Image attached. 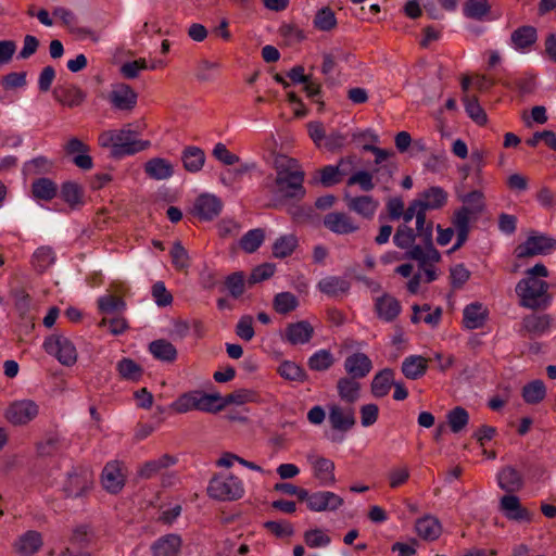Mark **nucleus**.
<instances>
[{"instance_id": "72a5a7b5", "label": "nucleus", "mask_w": 556, "mask_h": 556, "mask_svg": "<svg viewBox=\"0 0 556 556\" xmlns=\"http://www.w3.org/2000/svg\"><path fill=\"white\" fill-rule=\"evenodd\" d=\"M394 383V371L391 368L380 370L372 379L371 392L377 397L386 396Z\"/></svg>"}, {"instance_id": "3c124183", "label": "nucleus", "mask_w": 556, "mask_h": 556, "mask_svg": "<svg viewBox=\"0 0 556 556\" xmlns=\"http://www.w3.org/2000/svg\"><path fill=\"white\" fill-rule=\"evenodd\" d=\"M446 419L451 430L458 433L468 425L469 414L464 407L456 406L447 413Z\"/></svg>"}, {"instance_id": "de8ad7c7", "label": "nucleus", "mask_w": 556, "mask_h": 556, "mask_svg": "<svg viewBox=\"0 0 556 556\" xmlns=\"http://www.w3.org/2000/svg\"><path fill=\"white\" fill-rule=\"evenodd\" d=\"M116 369L123 379L138 381L142 375L143 369L131 358H123L117 363Z\"/></svg>"}, {"instance_id": "412c9836", "label": "nucleus", "mask_w": 556, "mask_h": 556, "mask_svg": "<svg viewBox=\"0 0 556 556\" xmlns=\"http://www.w3.org/2000/svg\"><path fill=\"white\" fill-rule=\"evenodd\" d=\"M177 463V458L170 454H163L157 459H151L143 463L137 470L139 479L149 480L156 476L163 469H167Z\"/></svg>"}, {"instance_id": "680f3d73", "label": "nucleus", "mask_w": 556, "mask_h": 556, "mask_svg": "<svg viewBox=\"0 0 556 556\" xmlns=\"http://www.w3.org/2000/svg\"><path fill=\"white\" fill-rule=\"evenodd\" d=\"M333 363V356L327 350H320L308 358V367L316 371L327 370Z\"/></svg>"}, {"instance_id": "864d4df0", "label": "nucleus", "mask_w": 556, "mask_h": 556, "mask_svg": "<svg viewBox=\"0 0 556 556\" xmlns=\"http://www.w3.org/2000/svg\"><path fill=\"white\" fill-rule=\"evenodd\" d=\"M491 10L488 0H467L464 3V14L472 20L481 21Z\"/></svg>"}, {"instance_id": "a878e982", "label": "nucleus", "mask_w": 556, "mask_h": 556, "mask_svg": "<svg viewBox=\"0 0 556 556\" xmlns=\"http://www.w3.org/2000/svg\"><path fill=\"white\" fill-rule=\"evenodd\" d=\"M463 324L467 329H478L485 324L489 311L483 304L476 302L467 305L463 312Z\"/></svg>"}, {"instance_id": "bf43d9fd", "label": "nucleus", "mask_w": 556, "mask_h": 556, "mask_svg": "<svg viewBox=\"0 0 556 556\" xmlns=\"http://www.w3.org/2000/svg\"><path fill=\"white\" fill-rule=\"evenodd\" d=\"M465 205L462 207H467L469 212L473 215V218H477L485 207L483 201V193L481 191L475 190L469 192L468 194L462 197L460 199Z\"/></svg>"}, {"instance_id": "20e7f679", "label": "nucleus", "mask_w": 556, "mask_h": 556, "mask_svg": "<svg viewBox=\"0 0 556 556\" xmlns=\"http://www.w3.org/2000/svg\"><path fill=\"white\" fill-rule=\"evenodd\" d=\"M94 484L93 471L85 466L73 468L63 484V492L67 498H80L88 495Z\"/></svg>"}, {"instance_id": "f8f14e48", "label": "nucleus", "mask_w": 556, "mask_h": 556, "mask_svg": "<svg viewBox=\"0 0 556 556\" xmlns=\"http://www.w3.org/2000/svg\"><path fill=\"white\" fill-rule=\"evenodd\" d=\"M109 100L118 111H132L137 105L138 93L127 84H117L109 93Z\"/></svg>"}, {"instance_id": "2f4dec72", "label": "nucleus", "mask_w": 556, "mask_h": 556, "mask_svg": "<svg viewBox=\"0 0 556 556\" xmlns=\"http://www.w3.org/2000/svg\"><path fill=\"white\" fill-rule=\"evenodd\" d=\"M422 210H438L441 208L447 201V193L440 187H430L424 191L419 199Z\"/></svg>"}, {"instance_id": "7ed1b4c3", "label": "nucleus", "mask_w": 556, "mask_h": 556, "mask_svg": "<svg viewBox=\"0 0 556 556\" xmlns=\"http://www.w3.org/2000/svg\"><path fill=\"white\" fill-rule=\"evenodd\" d=\"M548 283L534 277L521 279L516 286V292L520 298V305L538 309L548 303Z\"/></svg>"}, {"instance_id": "9d476101", "label": "nucleus", "mask_w": 556, "mask_h": 556, "mask_svg": "<svg viewBox=\"0 0 556 556\" xmlns=\"http://www.w3.org/2000/svg\"><path fill=\"white\" fill-rule=\"evenodd\" d=\"M39 413L38 405L30 400L13 402L5 410V418L14 426H23L37 417Z\"/></svg>"}, {"instance_id": "473e14b6", "label": "nucleus", "mask_w": 556, "mask_h": 556, "mask_svg": "<svg viewBox=\"0 0 556 556\" xmlns=\"http://www.w3.org/2000/svg\"><path fill=\"white\" fill-rule=\"evenodd\" d=\"M350 287L349 280L337 276L326 277L318 282V289L329 296L345 294L349 292Z\"/></svg>"}, {"instance_id": "c756f323", "label": "nucleus", "mask_w": 556, "mask_h": 556, "mask_svg": "<svg viewBox=\"0 0 556 556\" xmlns=\"http://www.w3.org/2000/svg\"><path fill=\"white\" fill-rule=\"evenodd\" d=\"M146 174L155 180H163L174 174L173 165L163 157H153L144 164Z\"/></svg>"}, {"instance_id": "393cba45", "label": "nucleus", "mask_w": 556, "mask_h": 556, "mask_svg": "<svg viewBox=\"0 0 556 556\" xmlns=\"http://www.w3.org/2000/svg\"><path fill=\"white\" fill-rule=\"evenodd\" d=\"M343 504V498L333 492H316L311 495L308 508L313 511L334 510Z\"/></svg>"}, {"instance_id": "58836bf2", "label": "nucleus", "mask_w": 556, "mask_h": 556, "mask_svg": "<svg viewBox=\"0 0 556 556\" xmlns=\"http://www.w3.org/2000/svg\"><path fill=\"white\" fill-rule=\"evenodd\" d=\"M510 39L517 49H527L536 41V29L533 26H521L511 33Z\"/></svg>"}, {"instance_id": "79ce46f5", "label": "nucleus", "mask_w": 556, "mask_h": 556, "mask_svg": "<svg viewBox=\"0 0 556 556\" xmlns=\"http://www.w3.org/2000/svg\"><path fill=\"white\" fill-rule=\"evenodd\" d=\"M417 238L418 236H416L413 228L406 224H402L396 228L393 242L397 248L406 250L407 252L416 245L415 241Z\"/></svg>"}, {"instance_id": "37998d69", "label": "nucleus", "mask_w": 556, "mask_h": 556, "mask_svg": "<svg viewBox=\"0 0 556 556\" xmlns=\"http://www.w3.org/2000/svg\"><path fill=\"white\" fill-rule=\"evenodd\" d=\"M299 306L298 298L291 292H280L274 296L273 307L281 315H287Z\"/></svg>"}, {"instance_id": "f03ea898", "label": "nucleus", "mask_w": 556, "mask_h": 556, "mask_svg": "<svg viewBox=\"0 0 556 556\" xmlns=\"http://www.w3.org/2000/svg\"><path fill=\"white\" fill-rule=\"evenodd\" d=\"M98 142L103 148H111V154L114 157L134 154L150 146L149 141L136 140L130 129L103 131L100 134Z\"/></svg>"}, {"instance_id": "774afa93", "label": "nucleus", "mask_w": 556, "mask_h": 556, "mask_svg": "<svg viewBox=\"0 0 556 556\" xmlns=\"http://www.w3.org/2000/svg\"><path fill=\"white\" fill-rule=\"evenodd\" d=\"M451 285L453 289H460L470 278V271L464 264H457L450 270Z\"/></svg>"}, {"instance_id": "6ab92c4d", "label": "nucleus", "mask_w": 556, "mask_h": 556, "mask_svg": "<svg viewBox=\"0 0 556 556\" xmlns=\"http://www.w3.org/2000/svg\"><path fill=\"white\" fill-rule=\"evenodd\" d=\"M401 309V303L389 293H383L375 301V311L383 321H394L400 315Z\"/></svg>"}, {"instance_id": "f704fd0d", "label": "nucleus", "mask_w": 556, "mask_h": 556, "mask_svg": "<svg viewBox=\"0 0 556 556\" xmlns=\"http://www.w3.org/2000/svg\"><path fill=\"white\" fill-rule=\"evenodd\" d=\"M181 159L186 170L197 173L202 169L205 163V153L201 148L187 147Z\"/></svg>"}, {"instance_id": "0e129e2a", "label": "nucleus", "mask_w": 556, "mask_h": 556, "mask_svg": "<svg viewBox=\"0 0 556 556\" xmlns=\"http://www.w3.org/2000/svg\"><path fill=\"white\" fill-rule=\"evenodd\" d=\"M245 277L242 271H236L229 275L225 280V286L233 298H239L244 292Z\"/></svg>"}, {"instance_id": "4d7b16f0", "label": "nucleus", "mask_w": 556, "mask_h": 556, "mask_svg": "<svg viewBox=\"0 0 556 556\" xmlns=\"http://www.w3.org/2000/svg\"><path fill=\"white\" fill-rule=\"evenodd\" d=\"M265 239V231L261 228L249 230L240 240V248L247 253L255 252Z\"/></svg>"}, {"instance_id": "0eeeda50", "label": "nucleus", "mask_w": 556, "mask_h": 556, "mask_svg": "<svg viewBox=\"0 0 556 556\" xmlns=\"http://www.w3.org/2000/svg\"><path fill=\"white\" fill-rule=\"evenodd\" d=\"M46 352L54 355L65 366H72L77 361V352L74 344L62 334H51L43 343Z\"/></svg>"}, {"instance_id": "49530a36", "label": "nucleus", "mask_w": 556, "mask_h": 556, "mask_svg": "<svg viewBox=\"0 0 556 556\" xmlns=\"http://www.w3.org/2000/svg\"><path fill=\"white\" fill-rule=\"evenodd\" d=\"M296 247L298 239L294 235L281 236L273 244V255L277 258H285L291 255Z\"/></svg>"}, {"instance_id": "39448f33", "label": "nucleus", "mask_w": 556, "mask_h": 556, "mask_svg": "<svg viewBox=\"0 0 556 556\" xmlns=\"http://www.w3.org/2000/svg\"><path fill=\"white\" fill-rule=\"evenodd\" d=\"M207 493L219 501H236L242 497L244 488L241 480L233 475H216L210 481Z\"/></svg>"}, {"instance_id": "a18cd8bd", "label": "nucleus", "mask_w": 556, "mask_h": 556, "mask_svg": "<svg viewBox=\"0 0 556 556\" xmlns=\"http://www.w3.org/2000/svg\"><path fill=\"white\" fill-rule=\"evenodd\" d=\"M55 261L54 253L50 247L38 248L31 260V265L38 273L46 271Z\"/></svg>"}, {"instance_id": "dca6fc26", "label": "nucleus", "mask_w": 556, "mask_h": 556, "mask_svg": "<svg viewBox=\"0 0 556 556\" xmlns=\"http://www.w3.org/2000/svg\"><path fill=\"white\" fill-rule=\"evenodd\" d=\"M405 258L417 261L419 267L425 265H433L441 261L440 252L434 248L433 239L422 241L420 245H415L412 250L405 253Z\"/></svg>"}, {"instance_id": "aec40b11", "label": "nucleus", "mask_w": 556, "mask_h": 556, "mask_svg": "<svg viewBox=\"0 0 556 556\" xmlns=\"http://www.w3.org/2000/svg\"><path fill=\"white\" fill-rule=\"evenodd\" d=\"M344 202L350 211L366 219L372 218L378 208V202L370 195L351 197L345 194Z\"/></svg>"}, {"instance_id": "9b49d317", "label": "nucleus", "mask_w": 556, "mask_h": 556, "mask_svg": "<svg viewBox=\"0 0 556 556\" xmlns=\"http://www.w3.org/2000/svg\"><path fill=\"white\" fill-rule=\"evenodd\" d=\"M498 508L508 520L516 522L532 521L533 514L521 505L519 497L515 494L503 495Z\"/></svg>"}, {"instance_id": "2eb2a0df", "label": "nucleus", "mask_w": 556, "mask_h": 556, "mask_svg": "<svg viewBox=\"0 0 556 556\" xmlns=\"http://www.w3.org/2000/svg\"><path fill=\"white\" fill-rule=\"evenodd\" d=\"M66 155H75L73 163L80 169H91L93 162L92 157L88 154L90 148L77 137H72L63 147Z\"/></svg>"}, {"instance_id": "ea45409f", "label": "nucleus", "mask_w": 556, "mask_h": 556, "mask_svg": "<svg viewBox=\"0 0 556 556\" xmlns=\"http://www.w3.org/2000/svg\"><path fill=\"white\" fill-rule=\"evenodd\" d=\"M214 395L218 397V400H216L217 405L215 406V412H220L230 404L243 405L251 401L252 392L240 389L225 396H222L219 393H214Z\"/></svg>"}, {"instance_id": "a211bd4d", "label": "nucleus", "mask_w": 556, "mask_h": 556, "mask_svg": "<svg viewBox=\"0 0 556 556\" xmlns=\"http://www.w3.org/2000/svg\"><path fill=\"white\" fill-rule=\"evenodd\" d=\"M43 545V539L40 532L29 530L23 533L13 543L14 552L20 556H31L36 554Z\"/></svg>"}, {"instance_id": "c9c22d12", "label": "nucleus", "mask_w": 556, "mask_h": 556, "mask_svg": "<svg viewBox=\"0 0 556 556\" xmlns=\"http://www.w3.org/2000/svg\"><path fill=\"white\" fill-rule=\"evenodd\" d=\"M342 181V178L339 175V170L334 165H327L320 169L314 172L312 180L309 184L312 185H321L323 187H332Z\"/></svg>"}, {"instance_id": "603ef678", "label": "nucleus", "mask_w": 556, "mask_h": 556, "mask_svg": "<svg viewBox=\"0 0 556 556\" xmlns=\"http://www.w3.org/2000/svg\"><path fill=\"white\" fill-rule=\"evenodd\" d=\"M549 327L547 316H538L534 314L528 315L523 318L522 328L532 336H539L545 332Z\"/></svg>"}, {"instance_id": "4be33fe9", "label": "nucleus", "mask_w": 556, "mask_h": 556, "mask_svg": "<svg viewBox=\"0 0 556 556\" xmlns=\"http://www.w3.org/2000/svg\"><path fill=\"white\" fill-rule=\"evenodd\" d=\"M372 368L370 358L361 352L354 353L346 357L344 369L353 379H362L366 377Z\"/></svg>"}, {"instance_id": "c03bdc74", "label": "nucleus", "mask_w": 556, "mask_h": 556, "mask_svg": "<svg viewBox=\"0 0 556 556\" xmlns=\"http://www.w3.org/2000/svg\"><path fill=\"white\" fill-rule=\"evenodd\" d=\"M334 463L325 457H319L314 463L315 477L320 480L323 484H332L334 478Z\"/></svg>"}, {"instance_id": "69168bd1", "label": "nucleus", "mask_w": 556, "mask_h": 556, "mask_svg": "<svg viewBox=\"0 0 556 556\" xmlns=\"http://www.w3.org/2000/svg\"><path fill=\"white\" fill-rule=\"evenodd\" d=\"M170 256L173 265L178 270H184L189 267V255L186 249L181 245L179 241H176L173 244L170 250Z\"/></svg>"}, {"instance_id": "5701e85b", "label": "nucleus", "mask_w": 556, "mask_h": 556, "mask_svg": "<svg viewBox=\"0 0 556 556\" xmlns=\"http://www.w3.org/2000/svg\"><path fill=\"white\" fill-rule=\"evenodd\" d=\"M415 531L425 541H435L442 534L440 520L432 515H425L415 522Z\"/></svg>"}, {"instance_id": "4c0bfd02", "label": "nucleus", "mask_w": 556, "mask_h": 556, "mask_svg": "<svg viewBox=\"0 0 556 556\" xmlns=\"http://www.w3.org/2000/svg\"><path fill=\"white\" fill-rule=\"evenodd\" d=\"M58 192V186L49 178H38L31 184L33 197L37 200L50 201Z\"/></svg>"}, {"instance_id": "f257e3e1", "label": "nucleus", "mask_w": 556, "mask_h": 556, "mask_svg": "<svg viewBox=\"0 0 556 556\" xmlns=\"http://www.w3.org/2000/svg\"><path fill=\"white\" fill-rule=\"evenodd\" d=\"M274 166L276 169L275 187L277 193L285 199H303L305 195L304 172L298 161L286 155H278L275 157Z\"/></svg>"}, {"instance_id": "c85d7f7f", "label": "nucleus", "mask_w": 556, "mask_h": 556, "mask_svg": "<svg viewBox=\"0 0 556 556\" xmlns=\"http://www.w3.org/2000/svg\"><path fill=\"white\" fill-rule=\"evenodd\" d=\"M181 547V539L177 534H166L160 538L153 545L154 556H177Z\"/></svg>"}, {"instance_id": "ddd939ff", "label": "nucleus", "mask_w": 556, "mask_h": 556, "mask_svg": "<svg viewBox=\"0 0 556 556\" xmlns=\"http://www.w3.org/2000/svg\"><path fill=\"white\" fill-rule=\"evenodd\" d=\"M324 226L333 233L349 235L356 232L359 225L345 212H330L324 217Z\"/></svg>"}, {"instance_id": "7c9ffc66", "label": "nucleus", "mask_w": 556, "mask_h": 556, "mask_svg": "<svg viewBox=\"0 0 556 556\" xmlns=\"http://www.w3.org/2000/svg\"><path fill=\"white\" fill-rule=\"evenodd\" d=\"M428 369V359L420 355L406 357L402 363V372L407 379L417 380L421 378Z\"/></svg>"}, {"instance_id": "6e6d98bb", "label": "nucleus", "mask_w": 556, "mask_h": 556, "mask_svg": "<svg viewBox=\"0 0 556 556\" xmlns=\"http://www.w3.org/2000/svg\"><path fill=\"white\" fill-rule=\"evenodd\" d=\"M463 101L469 117L480 126L485 125L488 122L486 113L479 104L478 99L476 97L465 94Z\"/></svg>"}, {"instance_id": "f3484780", "label": "nucleus", "mask_w": 556, "mask_h": 556, "mask_svg": "<svg viewBox=\"0 0 556 556\" xmlns=\"http://www.w3.org/2000/svg\"><path fill=\"white\" fill-rule=\"evenodd\" d=\"M497 484L506 494H515L525 485L523 475L514 466H504L497 475Z\"/></svg>"}, {"instance_id": "5fc2aeb1", "label": "nucleus", "mask_w": 556, "mask_h": 556, "mask_svg": "<svg viewBox=\"0 0 556 556\" xmlns=\"http://www.w3.org/2000/svg\"><path fill=\"white\" fill-rule=\"evenodd\" d=\"M546 395V389L542 380H534L522 389V397L529 404H538Z\"/></svg>"}, {"instance_id": "423d86ee", "label": "nucleus", "mask_w": 556, "mask_h": 556, "mask_svg": "<svg viewBox=\"0 0 556 556\" xmlns=\"http://www.w3.org/2000/svg\"><path fill=\"white\" fill-rule=\"evenodd\" d=\"M218 397L213 394H207L199 390L186 392L181 394L173 404L172 408L178 413H187L192 409L203 412H215L214 404Z\"/></svg>"}, {"instance_id": "052dcab7", "label": "nucleus", "mask_w": 556, "mask_h": 556, "mask_svg": "<svg viewBox=\"0 0 556 556\" xmlns=\"http://www.w3.org/2000/svg\"><path fill=\"white\" fill-rule=\"evenodd\" d=\"M126 306L124 300L115 294H106L98 300V308L103 314L123 311Z\"/></svg>"}, {"instance_id": "b1692460", "label": "nucleus", "mask_w": 556, "mask_h": 556, "mask_svg": "<svg viewBox=\"0 0 556 556\" xmlns=\"http://www.w3.org/2000/svg\"><path fill=\"white\" fill-rule=\"evenodd\" d=\"M313 334L314 328L307 320L291 323L285 330L286 340L293 345L309 342Z\"/></svg>"}, {"instance_id": "e2e57ef3", "label": "nucleus", "mask_w": 556, "mask_h": 556, "mask_svg": "<svg viewBox=\"0 0 556 556\" xmlns=\"http://www.w3.org/2000/svg\"><path fill=\"white\" fill-rule=\"evenodd\" d=\"M425 210L418 212L416 216V236H418L420 242L426 241L432 238L433 232V222L427 220Z\"/></svg>"}, {"instance_id": "338daca9", "label": "nucleus", "mask_w": 556, "mask_h": 556, "mask_svg": "<svg viewBox=\"0 0 556 556\" xmlns=\"http://www.w3.org/2000/svg\"><path fill=\"white\" fill-rule=\"evenodd\" d=\"M372 174L366 170H358L350 176L348 186L358 185L363 191H370L375 188Z\"/></svg>"}, {"instance_id": "cd10ccee", "label": "nucleus", "mask_w": 556, "mask_h": 556, "mask_svg": "<svg viewBox=\"0 0 556 556\" xmlns=\"http://www.w3.org/2000/svg\"><path fill=\"white\" fill-rule=\"evenodd\" d=\"M53 96L58 102L68 108L79 106L86 99V93L75 85L56 87Z\"/></svg>"}, {"instance_id": "13d9d810", "label": "nucleus", "mask_w": 556, "mask_h": 556, "mask_svg": "<svg viewBox=\"0 0 556 556\" xmlns=\"http://www.w3.org/2000/svg\"><path fill=\"white\" fill-rule=\"evenodd\" d=\"M279 375L290 381H305L307 375L305 370L294 362L285 361L278 367Z\"/></svg>"}, {"instance_id": "6e6552de", "label": "nucleus", "mask_w": 556, "mask_h": 556, "mask_svg": "<svg viewBox=\"0 0 556 556\" xmlns=\"http://www.w3.org/2000/svg\"><path fill=\"white\" fill-rule=\"evenodd\" d=\"M556 249V239L545 235L529 236L527 240L519 244L516 250L518 258L532 257L534 255L546 254Z\"/></svg>"}, {"instance_id": "4468645a", "label": "nucleus", "mask_w": 556, "mask_h": 556, "mask_svg": "<svg viewBox=\"0 0 556 556\" xmlns=\"http://www.w3.org/2000/svg\"><path fill=\"white\" fill-rule=\"evenodd\" d=\"M223 208L222 201L208 193L200 194L193 205L192 213L202 220H212L219 215Z\"/></svg>"}, {"instance_id": "8fccbe9b", "label": "nucleus", "mask_w": 556, "mask_h": 556, "mask_svg": "<svg viewBox=\"0 0 556 556\" xmlns=\"http://www.w3.org/2000/svg\"><path fill=\"white\" fill-rule=\"evenodd\" d=\"M313 23L318 30L330 31L337 27V17L331 8L324 7L316 12Z\"/></svg>"}, {"instance_id": "bb28decb", "label": "nucleus", "mask_w": 556, "mask_h": 556, "mask_svg": "<svg viewBox=\"0 0 556 556\" xmlns=\"http://www.w3.org/2000/svg\"><path fill=\"white\" fill-rule=\"evenodd\" d=\"M329 421L331 427L336 430L345 432L355 425V417L353 408H342L338 405H332L329 410Z\"/></svg>"}, {"instance_id": "1a4fd4ad", "label": "nucleus", "mask_w": 556, "mask_h": 556, "mask_svg": "<svg viewBox=\"0 0 556 556\" xmlns=\"http://www.w3.org/2000/svg\"><path fill=\"white\" fill-rule=\"evenodd\" d=\"M126 475L119 460L109 462L101 473V484L110 494H118L125 486Z\"/></svg>"}, {"instance_id": "a19ab883", "label": "nucleus", "mask_w": 556, "mask_h": 556, "mask_svg": "<svg viewBox=\"0 0 556 556\" xmlns=\"http://www.w3.org/2000/svg\"><path fill=\"white\" fill-rule=\"evenodd\" d=\"M361 384L351 377H343L338 380L337 389L341 400L354 403L358 399Z\"/></svg>"}, {"instance_id": "09e8293b", "label": "nucleus", "mask_w": 556, "mask_h": 556, "mask_svg": "<svg viewBox=\"0 0 556 556\" xmlns=\"http://www.w3.org/2000/svg\"><path fill=\"white\" fill-rule=\"evenodd\" d=\"M83 195L84 190L77 182L66 181L61 187V197L71 207L81 204Z\"/></svg>"}, {"instance_id": "e433bc0d", "label": "nucleus", "mask_w": 556, "mask_h": 556, "mask_svg": "<svg viewBox=\"0 0 556 556\" xmlns=\"http://www.w3.org/2000/svg\"><path fill=\"white\" fill-rule=\"evenodd\" d=\"M150 353L163 362H174L177 358L176 348L165 339L154 340L149 344Z\"/></svg>"}]
</instances>
